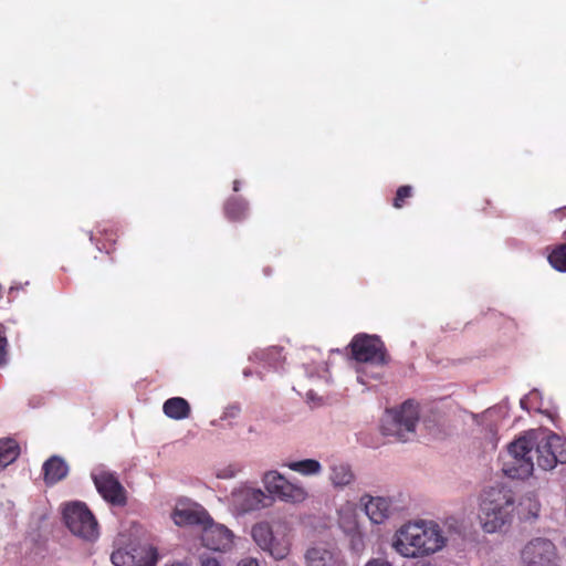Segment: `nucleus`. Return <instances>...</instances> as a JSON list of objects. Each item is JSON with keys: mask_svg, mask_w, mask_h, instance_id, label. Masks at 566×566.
<instances>
[{"mask_svg": "<svg viewBox=\"0 0 566 566\" xmlns=\"http://www.w3.org/2000/svg\"><path fill=\"white\" fill-rule=\"evenodd\" d=\"M521 559L523 566H556V547L549 539L534 538L522 549Z\"/></svg>", "mask_w": 566, "mask_h": 566, "instance_id": "7", "label": "nucleus"}, {"mask_svg": "<svg viewBox=\"0 0 566 566\" xmlns=\"http://www.w3.org/2000/svg\"><path fill=\"white\" fill-rule=\"evenodd\" d=\"M90 240H91L92 242L94 241V233H93V232H91V233H90Z\"/></svg>", "mask_w": 566, "mask_h": 566, "instance_id": "31", "label": "nucleus"}, {"mask_svg": "<svg viewBox=\"0 0 566 566\" xmlns=\"http://www.w3.org/2000/svg\"><path fill=\"white\" fill-rule=\"evenodd\" d=\"M69 472L66 462L56 455L51 457L43 464L44 481L46 484H55L63 480Z\"/></svg>", "mask_w": 566, "mask_h": 566, "instance_id": "16", "label": "nucleus"}, {"mask_svg": "<svg viewBox=\"0 0 566 566\" xmlns=\"http://www.w3.org/2000/svg\"><path fill=\"white\" fill-rule=\"evenodd\" d=\"M263 482L265 489L277 496L280 500L289 503H301L307 497V492L301 485L293 484L277 471H270L264 474Z\"/></svg>", "mask_w": 566, "mask_h": 566, "instance_id": "8", "label": "nucleus"}, {"mask_svg": "<svg viewBox=\"0 0 566 566\" xmlns=\"http://www.w3.org/2000/svg\"><path fill=\"white\" fill-rule=\"evenodd\" d=\"M254 542L260 548L269 552L275 559H283L290 553V543L287 539H275L271 526L263 522L258 523L251 531Z\"/></svg>", "mask_w": 566, "mask_h": 566, "instance_id": "11", "label": "nucleus"}, {"mask_svg": "<svg viewBox=\"0 0 566 566\" xmlns=\"http://www.w3.org/2000/svg\"><path fill=\"white\" fill-rule=\"evenodd\" d=\"M63 520L72 534L85 541L93 542L99 535L95 516L82 502L66 504L63 510Z\"/></svg>", "mask_w": 566, "mask_h": 566, "instance_id": "4", "label": "nucleus"}, {"mask_svg": "<svg viewBox=\"0 0 566 566\" xmlns=\"http://www.w3.org/2000/svg\"><path fill=\"white\" fill-rule=\"evenodd\" d=\"M521 406H522V408H525V400L524 399H521Z\"/></svg>", "mask_w": 566, "mask_h": 566, "instance_id": "32", "label": "nucleus"}, {"mask_svg": "<svg viewBox=\"0 0 566 566\" xmlns=\"http://www.w3.org/2000/svg\"><path fill=\"white\" fill-rule=\"evenodd\" d=\"M163 412L172 420H184L190 417V403L182 397H171L163 405Z\"/></svg>", "mask_w": 566, "mask_h": 566, "instance_id": "17", "label": "nucleus"}, {"mask_svg": "<svg viewBox=\"0 0 566 566\" xmlns=\"http://www.w3.org/2000/svg\"><path fill=\"white\" fill-rule=\"evenodd\" d=\"M366 566H391L390 563H388L387 560H384V559H380V558H376V559H371L369 560Z\"/></svg>", "mask_w": 566, "mask_h": 566, "instance_id": "27", "label": "nucleus"}, {"mask_svg": "<svg viewBox=\"0 0 566 566\" xmlns=\"http://www.w3.org/2000/svg\"><path fill=\"white\" fill-rule=\"evenodd\" d=\"M20 454V447L14 439L0 440V470L14 462Z\"/></svg>", "mask_w": 566, "mask_h": 566, "instance_id": "19", "label": "nucleus"}, {"mask_svg": "<svg viewBox=\"0 0 566 566\" xmlns=\"http://www.w3.org/2000/svg\"><path fill=\"white\" fill-rule=\"evenodd\" d=\"M240 190V181L234 180L233 181V191L238 192Z\"/></svg>", "mask_w": 566, "mask_h": 566, "instance_id": "30", "label": "nucleus"}, {"mask_svg": "<svg viewBox=\"0 0 566 566\" xmlns=\"http://www.w3.org/2000/svg\"><path fill=\"white\" fill-rule=\"evenodd\" d=\"M201 542L208 549L226 552L233 545V534L224 525L214 524L211 520L202 527Z\"/></svg>", "mask_w": 566, "mask_h": 566, "instance_id": "12", "label": "nucleus"}, {"mask_svg": "<svg viewBox=\"0 0 566 566\" xmlns=\"http://www.w3.org/2000/svg\"><path fill=\"white\" fill-rule=\"evenodd\" d=\"M507 451L511 461L504 464L503 471L513 479L528 478L535 461L545 471L566 463V440L553 432L527 431L511 442Z\"/></svg>", "mask_w": 566, "mask_h": 566, "instance_id": "1", "label": "nucleus"}, {"mask_svg": "<svg viewBox=\"0 0 566 566\" xmlns=\"http://www.w3.org/2000/svg\"><path fill=\"white\" fill-rule=\"evenodd\" d=\"M418 420V405L408 400L392 415L390 421L382 424V432L385 436H394L398 441L406 442L415 434Z\"/></svg>", "mask_w": 566, "mask_h": 566, "instance_id": "5", "label": "nucleus"}, {"mask_svg": "<svg viewBox=\"0 0 566 566\" xmlns=\"http://www.w3.org/2000/svg\"><path fill=\"white\" fill-rule=\"evenodd\" d=\"M8 354H9V343L8 338L0 326V368L4 367L8 364Z\"/></svg>", "mask_w": 566, "mask_h": 566, "instance_id": "25", "label": "nucleus"}, {"mask_svg": "<svg viewBox=\"0 0 566 566\" xmlns=\"http://www.w3.org/2000/svg\"><path fill=\"white\" fill-rule=\"evenodd\" d=\"M352 357L358 363H370L384 366L389 356L380 337L368 334H357L349 343Z\"/></svg>", "mask_w": 566, "mask_h": 566, "instance_id": "6", "label": "nucleus"}, {"mask_svg": "<svg viewBox=\"0 0 566 566\" xmlns=\"http://www.w3.org/2000/svg\"><path fill=\"white\" fill-rule=\"evenodd\" d=\"M412 197V187L409 185L400 186L397 191L396 196L392 200V206L396 209H401L405 205L407 199Z\"/></svg>", "mask_w": 566, "mask_h": 566, "instance_id": "24", "label": "nucleus"}, {"mask_svg": "<svg viewBox=\"0 0 566 566\" xmlns=\"http://www.w3.org/2000/svg\"><path fill=\"white\" fill-rule=\"evenodd\" d=\"M93 482L101 496L114 506H125L127 492L113 472L101 470L92 474Z\"/></svg>", "mask_w": 566, "mask_h": 566, "instance_id": "9", "label": "nucleus"}, {"mask_svg": "<svg viewBox=\"0 0 566 566\" xmlns=\"http://www.w3.org/2000/svg\"><path fill=\"white\" fill-rule=\"evenodd\" d=\"M548 262L558 272H566V243L556 245L548 254Z\"/></svg>", "mask_w": 566, "mask_h": 566, "instance_id": "22", "label": "nucleus"}, {"mask_svg": "<svg viewBox=\"0 0 566 566\" xmlns=\"http://www.w3.org/2000/svg\"><path fill=\"white\" fill-rule=\"evenodd\" d=\"M172 520L176 525H202V527L211 522L208 512L200 505L176 509L172 513Z\"/></svg>", "mask_w": 566, "mask_h": 566, "instance_id": "14", "label": "nucleus"}, {"mask_svg": "<svg viewBox=\"0 0 566 566\" xmlns=\"http://www.w3.org/2000/svg\"><path fill=\"white\" fill-rule=\"evenodd\" d=\"M234 497L242 512L254 511L265 506L264 501L268 499L261 490L255 489L241 490L234 494Z\"/></svg>", "mask_w": 566, "mask_h": 566, "instance_id": "15", "label": "nucleus"}, {"mask_svg": "<svg viewBox=\"0 0 566 566\" xmlns=\"http://www.w3.org/2000/svg\"><path fill=\"white\" fill-rule=\"evenodd\" d=\"M224 214L231 221H240L248 213V202L241 197L229 198L224 203Z\"/></svg>", "mask_w": 566, "mask_h": 566, "instance_id": "20", "label": "nucleus"}, {"mask_svg": "<svg viewBox=\"0 0 566 566\" xmlns=\"http://www.w3.org/2000/svg\"><path fill=\"white\" fill-rule=\"evenodd\" d=\"M390 504L384 497H370L365 504V512L375 524L382 523L389 515Z\"/></svg>", "mask_w": 566, "mask_h": 566, "instance_id": "18", "label": "nucleus"}, {"mask_svg": "<svg viewBox=\"0 0 566 566\" xmlns=\"http://www.w3.org/2000/svg\"><path fill=\"white\" fill-rule=\"evenodd\" d=\"M305 563L306 566H347L339 552L322 546L308 548Z\"/></svg>", "mask_w": 566, "mask_h": 566, "instance_id": "13", "label": "nucleus"}, {"mask_svg": "<svg viewBox=\"0 0 566 566\" xmlns=\"http://www.w3.org/2000/svg\"><path fill=\"white\" fill-rule=\"evenodd\" d=\"M444 545L439 526L423 521L401 526L394 539L395 549L403 557H419L436 553Z\"/></svg>", "mask_w": 566, "mask_h": 566, "instance_id": "2", "label": "nucleus"}, {"mask_svg": "<svg viewBox=\"0 0 566 566\" xmlns=\"http://www.w3.org/2000/svg\"><path fill=\"white\" fill-rule=\"evenodd\" d=\"M238 566H260L259 563L253 558L242 559Z\"/></svg>", "mask_w": 566, "mask_h": 566, "instance_id": "28", "label": "nucleus"}, {"mask_svg": "<svg viewBox=\"0 0 566 566\" xmlns=\"http://www.w3.org/2000/svg\"><path fill=\"white\" fill-rule=\"evenodd\" d=\"M289 469L304 475H313L319 473L322 467L317 460L306 459L301 461H293L286 464Z\"/></svg>", "mask_w": 566, "mask_h": 566, "instance_id": "21", "label": "nucleus"}, {"mask_svg": "<svg viewBox=\"0 0 566 566\" xmlns=\"http://www.w3.org/2000/svg\"><path fill=\"white\" fill-rule=\"evenodd\" d=\"M514 499L511 491L503 488H491L485 491L480 504L479 518L488 533L501 531L512 520Z\"/></svg>", "mask_w": 566, "mask_h": 566, "instance_id": "3", "label": "nucleus"}, {"mask_svg": "<svg viewBox=\"0 0 566 566\" xmlns=\"http://www.w3.org/2000/svg\"><path fill=\"white\" fill-rule=\"evenodd\" d=\"M201 566H221V565L216 558L201 557Z\"/></svg>", "mask_w": 566, "mask_h": 566, "instance_id": "26", "label": "nucleus"}, {"mask_svg": "<svg viewBox=\"0 0 566 566\" xmlns=\"http://www.w3.org/2000/svg\"><path fill=\"white\" fill-rule=\"evenodd\" d=\"M111 560L114 566H156L158 552L153 546L135 547L132 551L118 548L112 553Z\"/></svg>", "mask_w": 566, "mask_h": 566, "instance_id": "10", "label": "nucleus"}, {"mask_svg": "<svg viewBox=\"0 0 566 566\" xmlns=\"http://www.w3.org/2000/svg\"><path fill=\"white\" fill-rule=\"evenodd\" d=\"M331 479L335 485H347L353 480V473L346 465H336L332 470Z\"/></svg>", "mask_w": 566, "mask_h": 566, "instance_id": "23", "label": "nucleus"}, {"mask_svg": "<svg viewBox=\"0 0 566 566\" xmlns=\"http://www.w3.org/2000/svg\"><path fill=\"white\" fill-rule=\"evenodd\" d=\"M104 232H105V237H106L107 241H111L113 243L116 242L117 233L115 231H113V230H109V231L104 230Z\"/></svg>", "mask_w": 566, "mask_h": 566, "instance_id": "29", "label": "nucleus"}]
</instances>
